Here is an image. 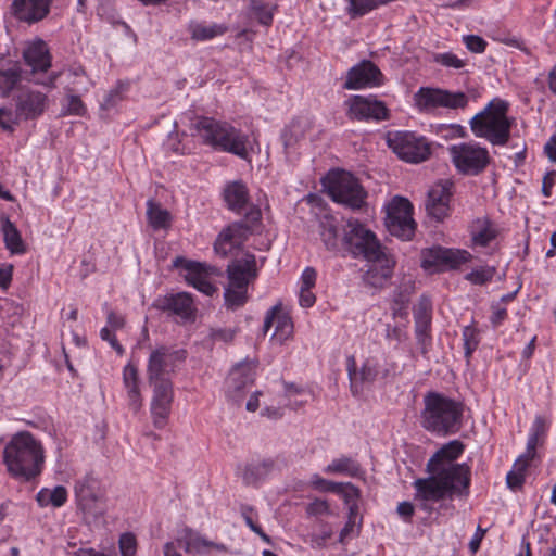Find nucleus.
<instances>
[{
    "instance_id": "33",
    "label": "nucleus",
    "mask_w": 556,
    "mask_h": 556,
    "mask_svg": "<svg viewBox=\"0 0 556 556\" xmlns=\"http://www.w3.org/2000/svg\"><path fill=\"white\" fill-rule=\"evenodd\" d=\"M224 200L228 208L237 213L241 212L249 201L247 186L242 181L228 184L224 189Z\"/></svg>"
},
{
    "instance_id": "27",
    "label": "nucleus",
    "mask_w": 556,
    "mask_h": 556,
    "mask_svg": "<svg viewBox=\"0 0 556 556\" xmlns=\"http://www.w3.org/2000/svg\"><path fill=\"white\" fill-rule=\"evenodd\" d=\"M275 324V332L273 339L279 343H283L293 333V323L291 317L283 313L280 305L273 306L265 316L264 332L266 333Z\"/></svg>"
},
{
    "instance_id": "48",
    "label": "nucleus",
    "mask_w": 556,
    "mask_h": 556,
    "mask_svg": "<svg viewBox=\"0 0 556 556\" xmlns=\"http://www.w3.org/2000/svg\"><path fill=\"white\" fill-rule=\"evenodd\" d=\"M432 320V303L427 295H421L416 307L414 308L415 323H431Z\"/></svg>"
},
{
    "instance_id": "60",
    "label": "nucleus",
    "mask_w": 556,
    "mask_h": 556,
    "mask_svg": "<svg viewBox=\"0 0 556 556\" xmlns=\"http://www.w3.org/2000/svg\"><path fill=\"white\" fill-rule=\"evenodd\" d=\"M539 437H536V434H532L529 437L528 439V442H527V450H526V453L520 455L519 457H523L525 460H527V463L530 464V462L534 458L535 456V450H536V446H538V443H539Z\"/></svg>"
},
{
    "instance_id": "23",
    "label": "nucleus",
    "mask_w": 556,
    "mask_h": 556,
    "mask_svg": "<svg viewBox=\"0 0 556 556\" xmlns=\"http://www.w3.org/2000/svg\"><path fill=\"white\" fill-rule=\"evenodd\" d=\"M252 233L250 225L244 222H235L220 231L214 243V250L226 257L239 249Z\"/></svg>"
},
{
    "instance_id": "53",
    "label": "nucleus",
    "mask_w": 556,
    "mask_h": 556,
    "mask_svg": "<svg viewBox=\"0 0 556 556\" xmlns=\"http://www.w3.org/2000/svg\"><path fill=\"white\" fill-rule=\"evenodd\" d=\"M336 494L341 495L346 505L358 503V500L361 497L359 489L351 482H342L341 491L336 492Z\"/></svg>"
},
{
    "instance_id": "61",
    "label": "nucleus",
    "mask_w": 556,
    "mask_h": 556,
    "mask_svg": "<svg viewBox=\"0 0 556 556\" xmlns=\"http://www.w3.org/2000/svg\"><path fill=\"white\" fill-rule=\"evenodd\" d=\"M393 302L396 306H399L397 308H393L394 313L393 315L396 316V315H401V311L402 309H406L407 307V304L409 302V296L408 294L404 293L403 291H399L394 294V298H393Z\"/></svg>"
},
{
    "instance_id": "19",
    "label": "nucleus",
    "mask_w": 556,
    "mask_h": 556,
    "mask_svg": "<svg viewBox=\"0 0 556 556\" xmlns=\"http://www.w3.org/2000/svg\"><path fill=\"white\" fill-rule=\"evenodd\" d=\"M454 182L445 179L434 184L428 191L425 207L437 222H443L451 214Z\"/></svg>"
},
{
    "instance_id": "43",
    "label": "nucleus",
    "mask_w": 556,
    "mask_h": 556,
    "mask_svg": "<svg viewBox=\"0 0 556 556\" xmlns=\"http://www.w3.org/2000/svg\"><path fill=\"white\" fill-rule=\"evenodd\" d=\"M529 463L523 457H518L513 466V469L506 476L507 486L511 490L520 489L526 480V470Z\"/></svg>"
},
{
    "instance_id": "45",
    "label": "nucleus",
    "mask_w": 556,
    "mask_h": 556,
    "mask_svg": "<svg viewBox=\"0 0 556 556\" xmlns=\"http://www.w3.org/2000/svg\"><path fill=\"white\" fill-rule=\"evenodd\" d=\"M497 236L496 229H494L489 220H484L482 227L471 232V240L473 245L486 247Z\"/></svg>"
},
{
    "instance_id": "4",
    "label": "nucleus",
    "mask_w": 556,
    "mask_h": 556,
    "mask_svg": "<svg viewBox=\"0 0 556 556\" xmlns=\"http://www.w3.org/2000/svg\"><path fill=\"white\" fill-rule=\"evenodd\" d=\"M192 136L214 150L227 152L248 160L249 136L231 124L213 117L200 116L191 124Z\"/></svg>"
},
{
    "instance_id": "42",
    "label": "nucleus",
    "mask_w": 556,
    "mask_h": 556,
    "mask_svg": "<svg viewBox=\"0 0 556 556\" xmlns=\"http://www.w3.org/2000/svg\"><path fill=\"white\" fill-rule=\"evenodd\" d=\"M81 92H66L65 103L62 105V116H85L87 108L80 98Z\"/></svg>"
},
{
    "instance_id": "36",
    "label": "nucleus",
    "mask_w": 556,
    "mask_h": 556,
    "mask_svg": "<svg viewBox=\"0 0 556 556\" xmlns=\"http://www.w3.org/2000/svg\"><path fill=\"white\" fill-rule=\"evenodd\" d=\"M1 231L5 248L12 254H23L26 251L21 232L9 217L2 218Z\"/></svg>"
},
{
    "instance_id": "63",
    "label": "nucleus",
    "mask_w": 556,
    "mask_h": 556,
    "mask_svg": "<svg viewBox=\"0 0 556 556\" xmlns=\"http://www.w3.org/2000/svg\"><path fill=\"white\" fill-rule=\"evenodd\" d=\"M106 321L109 325V328L112 330L122 329L125 325V319L122 315H117L114 312H109Z\"/></svg>"
},
{
    "instance_id": "52",
    "label": "nucleus",
    "mask_w": 556,
    "mask_h": 556,
    "mask_svg": "<svg viewBox=\"0 0 556 556\" xmlns=\"http://www.w3.org/2000/svg\"><path fill=\"white\" fill-rule=\"evenodd\" d=\"M311 484L314 489L324 492H340L342 489V482H333L321 478L319 475H313Z\"/></svg>"
},
{
    "instance_id": "22",
    "label": "nucleus",
    "mask_w": 556,
    "mask_h": 556,
    "mask_svg": "<svg viewBox=\"0 0 556 556\" xmlns=\"http://www.w3.org/2000/svg\"><path fill=\"white\" fill-rule=\"evenodd\" d=\"M382 80L383 75L379 67L371 61L364 60L349 70L343 88L358 90L377 87L382 85Z\"/></svg>"
},
{
    "instance_id": "13",
    "label": "nucleus",
    "mask_w": 556,
    "mask_h": 556,
    "mask_svg": "<svg viewBox=\"0 0 556 556\" xmlns=\"http://www.w3.org/2000/svg\"><path fill=\"white\" fill-rule=\"evenodd\" d=\"M187 357V351L161 344L151 350L147 364L148 381L172 380L178 364Z\"/></svg>"
},
{
    "instance_id": "57",
    "label": "nucleus",
    "mask_w": 556,
    "mask_h": 556,
    "mask_svg": "<svg viewBox=\"0 0 556 556\" xmlns=\"http://www.w3.org/2000/svg\"><path fill=\"white\" fill-rule=\"evenodd\" d=\"M262 219V212L258 206L252 205L244 215V223L250 225L252 229L255 225H258Z\"/></svg>"
},
{
    "instance_id": "11",
    "label": "nucleus",
    "mask_w": 556,
    "mask_h": 556,
    "mask_svg": "<svg viewBox=\"0 0 556 556\" xmlns=\"http://www.w3.org/2000/svg\"><path fill=\"white\" fill-rule=\"evenodd\" d=\"M448 151L452 163L462 175L477 176L491 163L488 149L473 141L453 144Z\"/></svg>"
},
{
    "instance_id": "58",
    "label": "nucleus",
    "mask_w": 556,
    "mask_h": 556,
    "mask_svg": "<svg viewBox=\"0 0 556 556\" xmlns=\"http://www.w3.org/2000/svg\"><path fill=\"white\" fill-rule=\"evenodd\" d=\"M299 302L304 308L312 307L316 302V296L312 289L300 288Z\"/></svg>"
},
{
    "instance_id": "30",
    "label": "nucleus",
    "mask_w": 556,
    "mask_h": 556,
    "mask_svg": "<svg viewBox=\"0 0 556 556\" xmlns=\"http://www.w3.org/2000/svg\"><path fill=\"white\" fill-rule=\"evenodd\" d=\"M123 383L127 390L129 407L137 413L142 406V397L139 387V371L137 366L128 363L123 369Z\"/></svg>"
},
{
    "instance_id": "9",
    "label": "nucleus",
    "mask_w": 556,
    "mask_h": 556,
    "mask_svg": "<svg viewBox=\"0 0 556 556\" xmlns=\"http://www.w3.org/2000/svg\"><path fill=\"white\" fill-rule=\"evenodd\" d=\"M414 101L419 112L432 113L440 108L464 110L468 106L469 98L463 91L420 87L414 94Z\"/></svg>"
},
{
    "instance_id": "15",
    "label": "nucleus",
    "mask_w": 556,
    "mask_h": 556,
    "mask_svg": "<svg viewBox=\"0 0 556 556\" xmlns=\"http://www.w3.org/2000/svg\"><path fill=\"white\" fill-rule=\"evenodd\" d=\"M471 258L472 255L466 250L434 245L421 251V267L426 270L456 269Z\"/></svg>"
},
{
    "instance_id": "32",
    "label": "nucleus",
    "mask_w": 556,
    "mask_h": 556,
    "mask_svg": "<svg viewBox=\"0 0 556 556\" xmlns=\"http://www.w3.org/2000/svg\"><path fill=\"white\" fill-rule=\"evenodd\" d=\"M63 74L66 76L67 80L64 88L65 92H88L93 85L86 70L80 64L70 65Z\"/></svg>"
},
{
    "instance_id": "44",
    "label": "nucleus",
    "mask_w": 556,
    "mask_h": 556,
    "mask_svg": "<svg viewBox=\"0 0 556 556\" xmlns=\"http://www.w3.org/2000/svg\"><path fill=\"white\" fill-rule=\"evenodd\" d=\"M462 337L464 342L465 357L469 359L480 343V331L472 325H469L464 327Z\"/></svg>"
},
{
    "instance_id": "10",
    "label": "nucleus",
    "mask_w": 556,
    "mask_h": 556,
    "mask_svg": "<svg viewBox=\"0 0 556 556\" xmlns=\"http://www.w3.org/2000/svg\"><path fill=\"white\" fill-rule=\"evenodd\" d=\"M328 194L332 201L351 210H361L366 204L367 191L349 172H339L329 179Z\"/></svg>"
},
{
    "instance_id": "26",
    "label": "nucleus",
    "mask_w": 556,
    "mask_h": 556,
    "mask_svg": "<svg viewBox=\"0 0 556 556\" xmlns=\"http://www.w3.org/2000/svg\"><path fill=\"white\" fill-rule=\"evenodd\" d=\"M48 96L36 90H26L16 98V114L24 119H35L43 114Z\"/></svg>"
},
{
    "instance_id": "24",
    "label": "nucleus",
    "mask_w": 556,
    "mask_h": 556,
    "mask_svg": "<svg viewBox=\"0 0 556 556\" xmlns=\"http://www.w3.org/2000/svg\"><path fill=\"white\" fill-rule=\"evenodd\" d=\"M53 0H13L11 13L20 22L33 25L46 20Z\"/></svg>"
},
{
    "instance_id": "37",
    "label": "nucleus",
    "mask_w": 556,
    "mask_h": 556,
    "mask_svg": "<svg viewBox=\"0 0 556 556\" xmlns=\"http://www.w3.org/2000/svg\"><path fill=\"white\" fill-rule=\"evenodd\" d=\"M147 218L154 230L168 229L172 224V215L168 210L163 208L160 203L150 199L147 202Z\"/></svg>"
},
{
    "instance_id": "12",
    "label": "nucleus",
    "mask_w": 556,
    "mask_h": 556,
    "mask_svg": "<svg viewBox=\"0 0 556 556\" xmlns=\"http://www.w3.org/2000/svg\"><path fill=\"white\" fill-rule=\"evenodd\" d=\"M414 207L408 199L396 195L387 206L384 224L390 235L408 241L415 235L417 224L413 218Z\"/></svg>"
},
{
    "instance_id": "64",
    "label": "nucleus",
    "mask_w": 556,
    "mask_h": 556,
    "mask_svg": "<svg viewBox=\"0 0 556 556\" xmlns=\"http://www.w3.org/2000/svg\"><path fill=\"white\" fill-rule=\"evenodd\" d=\"M544 153L551 162L556 163V139L554 136L544 146Z\"/></svg>"
},
{
    "instance_id": "21",
    "label": "nucleus",
    "mask_w": 556,
    "mask_h": 556,
    "mask_svg": "<svg viewBox=\"0 0 556 556\" xmlns=\"http://www.w3.org/2000/svg\"><path fill=\"white\" fill-rule=\"evenodd\" d=\"M173 265L174 267H182L186 270L185 280L187 283L200 292L206 295L216 292L217 288L210 281V275L213 274L214 267L200 262L188 261L181 256L176 257Z\"/></svg>"
},
{
    "instance_id": "56",
    "label": "nucleus",
    "mask_w": 556,
    "mask_h": 556,
    "mask_svg": "<svg viewBox=\"0 0 556 556\" xmlns=\"http://www.w3.org/2000/svg\"><path fill=\"white\" fill-rule=\"evenodd\" d=\"M317 279V273L314 267H306L300 279V288L313 289Z\"/></svg>"
},
{
    "instance_id": "59",
    "label": "nucleus",
    "mask_w": 556,
    "mask_h": 556,
    "mask_svg": "<svg viewBox=\"0 0 556 556\" xmlns=\"http://www.w3.org/2000/svg\"><path fill=\"white\" fill-rule=\"evenodd\" d=\"M507 317V311L500 304L492 305L491 323L494 328L498 327Z\"/></svg>"
},
{
    "instance_id": "20",
    "label": "nucleus",
    "mask_w": 556,
    "mask_h": 556,
    "mask_svg": "<svg viewBox=\"0 0 556 556\" xmlns=\"http://www.w3.org/2000/svg\"><path fill=\"white\" fill-rule=\"evenodd\" d=\"M257 364L253 361H243L237 364L226 380V394L229 399L239 402L247 393V389L255 381Z\"/></svg>"
},
{
    "instance_id": "55",
    "label": "nucleus",
    "mask_w": 556,
    "mask_h": 556,
    "mask_svg": "<svg viewBox=\"0 0 556 556\" xmlns=\"http://www.w3.org/2000/svg\"><path fill=\"white\" fill-rule=\"evenodd\" d=\"M306 513L309 516H319L329 513V505L326 500L316 498L311 502L306 507Z\"/></svg>"
},
{
    "instance_id": "38",
    "label": "nucleus",
    "mask_w": 556,
    "mask_h": 556,
    "mask_svg": "<svg viewBox=\"0 0 556 556\" xmlns=\"http://www.w3.org/2000/svg\"><path fill=\"white\" fill-rule=\"evenodd\" d=\"M22 70L17 63L4 68L0 65V96L8 98L21 81Z\"/></svg>"
},
{
    "instance_id": "28",
    "label": "nucleus",
    "mask_w": 556,
    "mask_h": 556,
    "mask_svg": "<svg viewBox=\"0 0 556 556\" xmlns=\"http://www.w3.org/2000/svg\"><path fill=\"white\" fill-rule=\"evenodd\" d=\"M348 374L351 382V391L354 395H357L362 392L364 383H371L376 380L378 369L374 362L367 359L362 365L361 369L357 370L354 356H350L348 358Z\"/></svg>"
},
{
    "instance_id": "5",
    "label": "nucleus",
    "mask_w": 556,
    "mask_h": 556,
    "mask_svg": "<svg viewBox=\"0 0 556 556\" xmlns=\"http://www.w3.org/2000/svg\"><path fill=\"white\" fill-rule=\"evenodd\" d=\"M421 426L429 432L447 435L456 433L462 426L464 405L439 392H428L424 397Z\"/></svg>"
},
{
    "instance_id": "31",
    "label": "nucleus",
    "mask_w": 556,
    "mask_h": 556,
    "mask_svg": "<svg viewBox=\"0 0 556 556\" xmlns=\"http://www.w3.org/2000/svg\"><path fill=\"white\" fill-rule=\"evenodd\" d=\"M319 236L325 248L329 251H338L340 242H344L343 238L341 239L337 218L329 214L319 218ZM343 244L346 247L345 243Z\"/></svg>"
},
{
    "instance_id": "34",
    "label": "nucleus",
    "mask_w": 556,
    "mask_h": 556,
    "mask_svg": "<svg viewBox=\"0 0 556 556\" xmlns=\"http://www.w3.org/2000/svg\"><path fill=\"white\" fill-rule=\"evenodd\" d=\"M274 467L275 462L270 458L248 464L242 473L243 482L248 485H256L273 471Z\"/></svg>"
},
{
    "instance_id": "16",
    "label": "nucleus",
    "mask_w": 556,
    "mask_h": 556,
    "mask_svg": "<svg viewBox=\"0 0 556 556\" xmlns=\"http://www.w3.org/2000/svg\"><path fill=\"white\" fill-rule=\"evenodd\" d=\"M180 547H184L185 552L188 554H203L210 548L225 549L224 545L208 541L189 527H184L178 530L175 541L164 544V556H182L179 552Z\"/></svg>"
},
{
    "instance_id": "46",
    "label": "nucleus",
    "mask_w": 556,
    "mask_h": 556,
    "mask_svg": "<svg viewBox=\"0 0 556 556\" xmlns=\"http://www.w3.org/2000/svg\"><path fill=\"white\" fill-rule=\"evenodd\" d=\"M496 273L493 266H481L472 269L465 276V279L473 285L483 286L491 281Z\"/></svg>"
},
{
    "instance_id": "25",
    "label": "nucleus",
    "mask_w": 556,
    "mask_h": 556,
    "mask_svg": "<svg viewBox=\"0 0 556 556\" xmlns=\"http://www.w3.org/2000/svg\"><path fill=\"white\" fill-rule=\"evenodd\" d=\"M153 306L159 311L177 315L185 320L191 319L195 311L193 300L187 292L159 296Z\"/></svg>"
},
{
    "instance_id": "6",
    "label": "nucleus",
    "mask_w": 556,
    "mask_h": 556,
    "mask_svg": "<svg viewBox=\"0 0 556 556\" xmlns=\"http://www.w3.org/2000/svg\"><path fill=\"white\" fill-rule=\"evenodd\" d=\"M508 111V101L501 98L492 99L469 121L472 134L492 146H506L510 139L513 125V121L507 116Z\"/></svg>"
},
{
    "instance_id": "1",
    "label": "nucleus",
    "mask_w": 556,
    "mask_h": 556,
    "mask_svg": "<svg viewBox=\"0 0 556 556\" xmlns=\"http://www.w3.org/2000/svg\"><path fill=\"white\" fill-rule=\"evenodd\" d=\"M465 445L459 440L443 444L427 462L426 478L414 481L415 500L441 502L453 497H467L471 483V468L467 463H455Z\"/></svg>"
},
{
    "instance_id": "41",
    "label": "nucleus",
    "mask_w": 556,
    "mask_h": 556,
    "mask_svg": "<svg viewBox=\"0 0 556 556\" xmlns=\"http://www.w3.org/2000/svg\"><path fill=\"white\" fill-rule=\"evenodd\" d=\"M275 7L263 0H250L249 12L254 16L260 24L270 26L274 18Z\"/></svg>"
},
{
    "instance_id": "62",
    "label": "nucleus",
    "mask_w": 556,
    "mask_h": 556,
    "mask_svg": "<svg viewBox=\"0 0 556 556\" xmlns=\"http://www.w3.org/2000/svg\"><path fill=\"white\" fill-rule=\"evenodd\" d=\"M486 533V529H482L480 526L477 527V530L469 542V549L472 554L477 553L480 548L481 541Z\"/></svg>"
},
{
    "instance_id": "47",
    "label": "nucleus",
    "mask_w": 556,
    "mask_h": 556,
    "mask_svg": "<svg viewBox=\"0 0 556 556\" xmlns=\"http://www.w3.org/2000/svg\"><path fill=\"white\" fill-rule=\"evenodd\" d=\"M415 336L420 351L427 354L431 346V323H415Z\"/></svg>"
},
{
    "instance_id": "29",
    "label": "nucleus",
    "mask_w": 556,
    "mask_h": 556,
    "mask_svg": "<svg viewBox=\"0 0 556 556\" xmlns=\"http://www.w3.org/2000/svg\"><path fill=\"white\" fill-rule=\"evenodd\" d=\"M25 63L33 72H47L51 67V54L42 39L31 42L23 52Z\"/></svg>"
},
{
    "instance_id": "8",
    "label": "nucleus",
    "mask_w": 556,
    "mask_h": 556,
    "mask_svg": "<svg viewBox=\"0 0 556 556\" xmlns=\"http://www.w3.org/2000/svg\"><path fill=\"white\" fill-rule=\"evenodd\" d=\"M77 507L85 519L96 520L106 511L105 491L101 481L88 473L75 482L74 486Z\"/></svg>"
},
{
    "instance_id": "2",
    "label": "nucleus",
    "mask_w": 556,
    "mask_h": 556,
    "mask_svg": "<svg viewBox=\"0 0 556 556\" xmlns=\"http://www.w3.org/2000/svg\"><path fill=\"white\" fill-rule=\"evenodd\" d=\"M348 227L343 236L346 249L354 256H363L369 263L364 274L365 282L375 288L382 287L392 277L395 261L383 251L376 235L359 220H349Z\"/></svg>"
},
{
    "instance_id": "50",
    "label": "nucleus",
    "mask_w": 556,
    "mask_h": 556,
    "mask_svg": "<svg viewBox=\"0 0 556 556\" xmlns=\"http://www.w3.org/2000/svg\"><path fill=\"white\" fill-rule=\"evenodd\" d=\"M432 60L437 64L454 70H460L467 64L465 60L458 58L453 52L435 53Z\"/></svg>"
},
{
    "instance_id": "18",
    "label": "nucleus",
    "mask_w": 556,
    "mask_h": 556,
    "mask_svg": "<svg viewBox=\"0 0 556 556\" xmlns=\"http://www.w3.org/2000/svg\"><path fill=\"white\" fill-rule=\"evenodd\" d=\"M346 116L352 121H384L389 117V110L382 101L371 97L355 94L345 101Z\"/></svg>"
},
{
    "instance_id": "54",
    "label": "nucleus",
    "mask_w": 556,
    "mask_h": 556,
    "mask_svg": "<svg viewBox=\"0 0 556 556\" xmlns=\"http://www.w3.org/2000/svg\"><path fill=\"white\" fill-rule=\"evenodd\" d=\"M463 42L472 53H483L488 46V42L478 35H466L463 37Z\"/></svg>"
},
{
    "instance_id": "7",
    "label": "nucleus",
    "mask_w": 556,
    "mask_h": 556,
    "mask_svg": "<svg viewBox=\"0 0 556 556\" xmlns=\"http://www.w3.org/2000/svg\"><path fill=\"white\" fill-rule=\"evenodd\" d=\"M227 283L224 287V305L227 309L241 308L249 301V287L258 277L256 257L245 253L242 257L232 260L226 268Z\"/></svg>"
},
{
    "instance_id": "3",
    "label": "nucleus",
    "mask_w": 556,
    "mask_h": 556,
    "mask_svg": "<svg viewBox=\"0 0 556 556\" xmlns=\"http://www.w3.org/2000/svg\"><path fill=\"white\" fill-rule=\"evenodd\" d=\"M3 463L12 477L30 481L42 471L45 451L30 432L22 431L14 434L5 445Z\"/></svg>"
},
{
    "instance_id": "49",
    "label": "nucleus",
    "mask_w": 556,
    "mask_h": 556,
    "mask_svg": "<svg viewBox=\"0 0 556 556\" xmlns=\"http://www.w3.org/2000/svg\"><path fill=\"white\" fill-rule=\"evenodd\" d=\"M128 85L118 83L117 86L111 89L103 101L101 102L102 110H111L117 103H119L124 99V93L127 91Z\"/></svg>"
},
{
    "instance_id": "14",
    "label": "nucleus",
    "mask_w": 556,
    "mask_h": 556,
    "mask_svg": "<svg viewBox=\"0 0 556 556\" xmlns=\"http://www.w3.org/2000/svg\"><path fill=\"white\" fill-rule=\"evenodd\" d=\"M387 142L401 160L408 163L424 162L431 154V147L427 139L414 132L397 131L389 135Z\"/></svg>"
},
{
    "instance_id": "17",
    "label": "nucleus",
    "mask_w": 556,
    "mask_h": 556,
    "mask_svg": "<svg viewBox=\"0 0 556 556\" xmlns=\"http://www.w3.org/2000/svg\"><path fill=\"white\" fill-rule=\"evenodd\" d=\"M153 389L151 401V415L153 425L157 429H163L169 418L172 403L174 400V389L172 380L148 381Z\"/></svg>"
},
{
    "instance_id": "40",
    "label": "nucleus",
    "mask_w": 556,
    "mask_h": 556,
    "mask_svg": "<svg viewBox=\"0 0 556 556\" xmlns=\"http://www.w3.org/2000/svg\"><path fill=\"white\" fill-rule=\"evenodd\" d=\"M324 471L326 473H344L350 477H357L361 472L359 464L351 457L341 456L333 459Z\"/></svg>"
},
{
    "instance_id": "35",
    "label": "nucleus",
    "mask_w": 556,
    "mask_h": 556,
    "mask_svg": "<svg viewBox=\"0 0 556 556\" xmlns=\"http://www.w3.org/2000/svg\"><path fill=\"white\" fill-rule=\"evenodd\" d=\"M68 493L65 486L56 485L53 489L42 488L36 494L39 507H62L67 502Z\"/></svg>"
},
{
    "instance_id": "51",
    "label": "nucleus",
    "mask_w": 556,
    "mask_h": 556,
    "mask_svg": "<svg viewBox=\"0 0 556 556\" xmlns=\"http://www.w3.org/2000/svg\"><path fill=\"white\" fill-rule=\"evenodd\" d=\"M137 539L134 533L126 532L119 536L118 547L122 556H136Z\"/></svg>"
},
{
    "instance_id": "39",
    "label": "nucleus",
    "mask_w": 556,
    "mask_h": 556,
    "mask_svg": "<svg viewBox=\"0 0 556 556\" xmlns=\"http://www.w3.org/2000/svg\"><path fill=\"white\" fill-rule=\"evenodd\" d=\"M191 38L197 41H205L211 40L215 37L224 35L228 27L224 24H203V23H193L189 27Z\"/></svg>"
}]
</instances>
